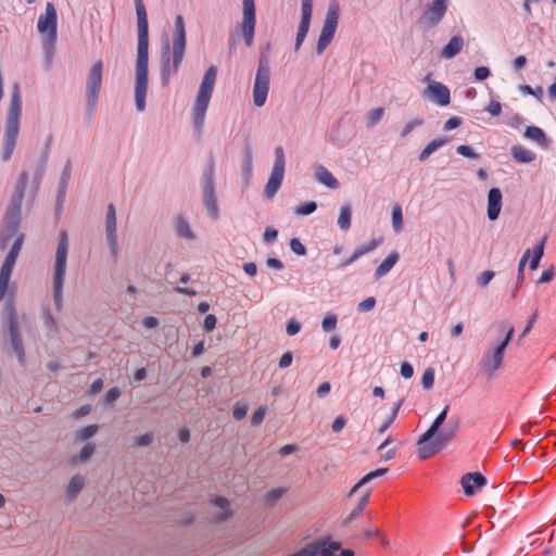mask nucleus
<instances>
[{
    "label": "nucleus",
    "mask_w": 556,
    "mask_h": 556,
    "mask_svg": "<svg viewBox=\"0 0 556 556\" xmlns=\"http://www.w3.org/2000/svg\"><path fill=\"white\" fill-rule=\"evenodd\" d=\"M375 304H376L375 298L370 296V298H367L366 300L362 301L358 304V309L361 312H368L375 307Z\"/></svg>",
    "instance_id": "51"
},
{
    "label": "nucleus",
    "mask_w": 556,
    "mask_h": 556,
    "mask_svg": "<svg viewBox=\"0 0 556 556\" xmlns=\"http://www.w3.org/2000/svg\"><path fill=\"white\" fill-rule=\"evenodd\" d=\"M119 395H121V391H119V389H118V388H116V387H115V388H111V389L106 392V394H105V399H106V401H108V402H110V403H111V402L116 401V400L119 397Z\"/></svg>",
    "instance_id": "63"
},
{
    "label": "nucleus",
    "mask_w": 556,
    "mask_h": 556,
    "mask_svg": "<svg viewBox=\"0 0 556 556\" xmlns=\"http://www.w3.org/2000/svg\"><path fill=\"white\" fill-rule=\"evenodd\" d=\"M22 244H23V236L21 235L14 241V243H13L9 254L7 255L4 263L0 269V301L3 300V298L7 294L11 274H12L13 267L15 265L16 258L18 256V253L21 251Z\"/></svg>",
    "instance_id": "10"
},
{
    "label": "nucleus",
    "mask_w": 556,
    "mask_h": 556,
    "mask_svg": "<svg viewBox=\"0 0 556 556\" xmlns=\"http://www.w3.org/2000/svg\"><path fill=\"white\" fill-rule=\"evenodd\" d=\"M275 155L276 159L274 167L268 179V182L265 187V195L268 199H271L277 193L285 176V152L282 147H277L275 149Z\"/></svg>",
    "instance_id": "12"
},
{
    "label": "nucleus",
    "mask_w": 556,
    "mask_h": 556,
    "mask_svg": "<svg viewBox=\"0 0 556 556\" xmlns=\"http://www.w3.org/2000/svg\"><path fill=\"white\" fill-rule=\"evenodd\" d=\"M511 155L516 162L531 163L535 160L536 155L533 151L523 146H514L511 148Z\"/></svg>",
    "instance_id": "27"
},
{
    "label": "nucleus",
    "mask_w": 556,
    "mask_h": 556,
    "mask_svg": "<svg viewBox=\"0 0 556 556\" xmlns=\"http://www.w3.org/2000/svg\"><path fill=\"white\" fill-rule=\"evenodd\" d=\"M403 405V400H400L395 405H394V408L392 410V414L390 416V418L379 428V433H383L384 431H387V429L391 426V424L394 421V419L396 418L397 414H399V410L401 408V406Z\"/></svg>",
    "instance_id": "40"
},
{
    "label": "nucleus",
    "mask_w": 556,
    "mask_h": 556,
    "mask_svg": "<svg viewBox=\"0 0 556 556\" xmlns=\"http://www.w3.org/2000/svg\"><path fill=\"white\" fill-rule=\"evenodd\" d=\"M301 329V325L295 320H290L287 325V333L289 336L296 334Z\"/></svg>",
    "instance_id": "62"
},
{
    "label": "nucleus",
    "mask_w": 556,
    "mask_h": 556,
    "mask_svg": "<svg viewBox=\"0 0 556 556\" xmlns=\"http://www.w3.org/2000/svg\"><path fill=\"white\" fill-rule=\"evenodd\" d=\"M301 12H302V18H301V23H300L298 35H296V41H295V50L296 51L301 48V46L308 33V29H309L312 12H313V0H302Z\"/></svg>",
    "instance_id": "17"
},
{
    "label": "nucleus",
    "mask_w": 556,
    "mask_h": 556,
    "mask_svg": "<svg viewBox=\"0 0 556 556\" xmlns=\"http://www.w3.org/2000/svg\"><path fill=\"white\" fill-rule=\"evenodd\" d=\"M316 208H317V204L315 202H313V201L305 202L295 208V213L298 215H308V214H312L313 212H315Z\"/></svg>",
    "instance_id": "41"
},
{
    "label": "nucleus",
    "mask_w": 556,
    "mask_h": 556,
    "mask_svg": "<svg viewBox=\"0 0 556 556\" xmlns=\"http://www.w3.org/2000/svg\"><path fill=\"white\" fill-rule=\"evenodd\" d=\"M186 48V31L184 18L177 15L175 18V34L173 38V64L170 65L169 59L165 60L162 65V77L166 83L168 76L176 73L184 59Z\"/></svg>",
    "instance_id": "6"
},
{
    "label": "nucleus",
    "mask_w": 556,
    "mask_h": 556,
    "mask_svg": "<svg viewBox=\"0 0 556 556\" xmlns=\"http://www.w3.org/2000/svg\"><path fill=\"white\" fill-rule=\"evenodd\" d=\"M212 176H213V163L210 165V168L206 173L207 181H206L205 189H204V195H205V204H206L207 210L210 211V213L212 214L213 217H216L217 216V204H216V199H215L214 191H213Z\"/></svg>",
    "instance_id": "24"
},
{
    "label": "nucleus",
    "mask_w": 556,
    "mask_h": 556,
    "mask_svg": "<svg viewBox=\"0 0 556 556\" xmlns=\"http://www.w3.org/2000/svg\"><path fill=\"white\" fill-rule=\"evenodd\" d=\"M525 137L528 138L529 140L536 142L541 147H544V148L548 147L547 137H546L545 132L543 131V129H541L540 127H536V126L527 127V129L525 131Z\"/></svg>",
    "instance_id": "28"
},
{
    "label": "nucleus",
    "mask_w": 556,
    "mask_h": 556,
    "mask_svg": "<svg viewBox=\"0 0 556 556\" xmlns=\"http://www.w3.org/2000/svg\"><path fill=\"white\" fill-rule=\"evenodd\" d=\"M513 334L514 328L511 327L506 332L505 338L495 348L483 353L480 361V367L488 377L494 376V374L501 368L505 349L511 340Z\"/></svg>",
    "instance_id": "7"
},
{
    "label": "nucleus",
    "mask_w": 556,
    "mask_h": 556,
    "mask_svg": "<svg viewBox=\"0 0 556 556\" xmlns=\"http://www.w3.org/2000/svg\"><path fill=\"white\" fill-rule=\"evenodd\" d=\"M102 71H103V63L102 61H97L88 75L87 78V98L90 105H94L97 103V99L99 96V92L101 90V84H102Z\"/></svg>",
    "instance_id": "15"
},
{
    "label": "nucleus",
    "mask_w": 556,
    "mask_h": 556,
    "mask_svg": "<svg viewBox=\"0 0 556 556\" xmlns=\"http://www.w3.org/2000/svg\"><path fill=\"white\" fill-rule=\"evenodd\" d=\"M265 414H266V409L265 407H260L257 408L252 417H251V422L253 426H257L260 424H262V421L264 420V417H265Z\"/></svg>",
    "instance_id": "47"
},
{
    "label": "nucleus",
    "mask_w": 556,
    "mask_h": 556,
    "mask_svg": "<svg viewBox=\"0 0 556 556\" xmlns=\"http://www.w3.org/2000/svg\"><path fill=\"white\" fill-rule=\"evenodd\" d=\"M216 317L212 314L210 315H206V317L204 318V323H203V327L205 329V331H212L215 327H216Z\"/></svg>",
    "instance_id": "57"
},
{
    "label": "nucleus",
    "mask_w": 556,
    "mask_h": 556,
    "mask_svg": "<svg viewBox=\"0 0 556 556\" xmlns=\"http://www.w3.org/2000/svg\"><path fill=\"white\" fill-rule=\"evenodd\" d=\"M401 375L405 378V379H409L413 377L414 375V368L413 366L407 363V362H404L402 363L401 365Z\"/></svg>",
    "instance_id": "58"
},
{
    "label": "nucleus",
    "mask_w": 556,
    "mask_h": 556,
    "mask_svg": "<svg viewBox=\"0 0 556 556\" xmlns=\"http://www.w3.org/2000/svg\"><path fill=\"white\" fill-rule=\"evenodd\" d=\"M270 68L266 61L258 63L255 81L253 86V102L256 106H263L269 91Z\"/></svg>",
    "instance_id": "9"
},
{
    "label": "nucleus",
    "mask_w": 556,
    "mask_h": 556,
    "mask_svg": "<svg viewBox=\"0 0 556 556\" xmlns=\"http://www.w3.org/2000/svg\"><path fill=\"white\" fill-rule=\"evenodd\" d=\"M7 312H8V323H9V331H10L12 346H13V350L16 353L20 362L22 363L24 361V349H23L22 340L18 334L17 316H16L13 305H9L7 307Z\"/></svg>",
    "instance_id": "16"
},
{
    "label": "nucleus",
    "mask_w": 556,
    "mask_h": 556,
    "mask_svg": "<svg viewBox=\"0 0 556 556\" xmlns=\"http://www.w3.org/2000/svg\"><path fill=\"white\" fill-rule=\"evenodd\" d=\"M521 91L523 93L534 96V97H536L539 99H541V97L543 94V88L542 87H538V88L533 89L529 85L521 86Z\"/></svg>",
    "instance_id": "49"
},
{
    "label": "nucleus",
    "mask_w": 556,
    "mask_h": 556,
    "mask_svg": "<svg viewBox=\"0 0 556 556\" xmlns=\"http://www.w3.org/2000/svg\"><path fill=\"white\" fill-rule=\"evenodd\" d=\"M447 10V0H434L425 11L421 21L428 26L437 25Z\"/></svg>",
    "instance_id": "19"
},
{
    "label": "nucleus",
    "mask_w": 556,
    "mask_h": 556,
    "mask_svg": "<svg viewBox=\"0 0 556 556\" xmlns=\"http://www.w3.org/2000/svg\"><path fill=\"white\" fill-rule=\"evenodd\" d=\"M502 192L498 188H492L488 194V217L495 220L502 208Z\"/></svg>",
    "instance_id": "23"
},
{
    "label": "nucleus",
    "mask_w": 556,
    "mask_h": 556,
    "mask_svg": "<svg viewBox=\"0 0 556 556\" xmlns=\"http://www.w3.org/2000/svg\"><path fill=\"white\" fill-rule=\"evenodd\" d=\"M447 409L448 407L446 406L438 415V417L434 419L430 428L418 440V453L421 459H427L437 454L438 452H440L445 446V444L453 438V432L442 431L434 438V440L430 441L435 435L439 428L446 419Z\"/></svg>",
    "instance_id": "2"
},
{
    "label": "nucleus",
    "mask_w": 556,
    "mask_h": 556,
    "mask_svg": "<svg viewBox=\"0 0 556 556\" xmlns=\"http://www.w3.org/2000/svg\"><path fill=\"white\" fill-rule=\"evenodd\" d=\"M248 413V406L244 403L238 402L233 406L232 415L236 420H241L245 417Z\"/></svg>",
    "instance_id": "44"
},
{
    "label": "nucleus",
    "mask_w": 556,
    "mask_h": 556,
    "mask_svg": "<svg viewBox=\"0 0 556 556\" xmlns=\"http://www.w3.org/2000/svg\"><path fill=\"white\" fill-rule=\"evenodd\" d=\"M293 355L291 352H286L279 361V367L280 368H287L292 364Z\"/></svg>",
    "instance_id": "60"
},
{
    "label": "nucleus",
    "mask_w": 556,
    "mask_h": 556,
    "mask_svg": "<svg viewBox=\"0 0 556 556\" xmlns=\"http://www.w3.org/2000/svg\"><path fill=\"white\" fill-rule=\"evenodd\" d=\"M94 452V445L92 443L86 444L80 451L79 459L86 460L88 459Z\"/></svg>",
    "instance_id": "56"
},
{
    "label": "nucleus",
    "mask_w": 556,
    "mask_h": 556,
    "mask_svg": "<svg viewBox=\"0 0 556 556\" xmlns=\"http://www.w3.org/2000/svg\"><path fill=\"white\" fill-rule=\"evenodd\" d=\"M285 492L286 490L283 488L273 489L270 492L267 493L266 502L270 505L274 504L282 496Z\"/></svg>",
    "instance_id": "45"
},
{
    "label": "nucleus",
    "mask_w": 556,
    "mask_h": 556,
    "mask_svg": "<svg viewBox=\"0 0 556 556\" xmlns=\"http://www.w3.org/2000/svg\"><path fill=\"white\" fill-rule=\"evenodd\" d=\"M315 177L320 184L331 189H337L340 186L337 178L324 166H317L315 168Z\"/></svg>",
    "instance_id": "26"
},
{
    "label": "nucleus",
    "mask_w": 556,
    "mask_h": 556,
    "mask_svg": "<svg viewBox=\"0 0 556 556\" xmlns=\"http://www.w3.org/2000/svg\"><path fill=\"white\" fill-rule=\"evenodd\" d=\"M68 253V238L67 232L62 230L60 232V240L55 253L54 277H53V295L58 309L61 308L62 290L66 269V261Z\"/></svg>",
    "instance_id": "5"
},
{
    "label": "nucleus",
    "mask_w": 556,
    "mask_h": 556,
    "mask_svg": "<svg viewBox=\"0 0 556 556\" xmlns=\"http://www.w3.org/2000/svg\"><path fill=\"white\" fill-rule=\"evenodd\" d=\"M351 215L352 212L350 205H342L338 218V225L341 229L348 230L351 227Z\"/></svg>",
    "instance_id": "33"
},
{
    "label": "nucleus",
    "mask_w": 556,
    "mask_h": 556,
    "mask_svg": "<svg viewBox=\"0 0 556 556\" xmlns=\"http://www.w3.org/2000/svg\"><path fill=\"white\" fill-rule=\"evenodd\" d=\"M392 225L396 232L402 230L403 213H402V207L399 204H395L392 210Z\"/></svg>",
    "instance_id": "37"
},
{
    "label": "nucleus",
    "mask_w": 556,
    "mask_h": 556,
    "mask_svg": "<svg viewBox=\"0 0 556 556\" xmlns=\"http://www.w3.org/2000/svg\"><path fill=\"white\" fill-rule=\"evenodd\" d=\"M58 14L53 3L48 2L46 13L40 15L37 23L38 31L50 41L56 39Z\"/></svg>",
    "instance_id": "13"
},
{
    "label": "nucleus",
    "mask_w": 556,
    "mask_h": 556,
    "mask_svg": "<svg viewBox=\"0 0 556 556\" xmlns=\"http://www.w3.org/2000/svg\"><path fill=\"white\" fill-rule=\"evenodd\" d=\"M97 431H98V426L97 425H89V426L80 429L77 432V439H79V440L89 439L92 435H94Z\"/></svg>",
    "instance_id": "42"
},
{
    "label": "nucleus",
    "mask_w": 556,
    "mask_h": 556,
    "mask_svg": "<svg viewBox=\"0 0 556 556\" xmlns=\"http://www.w3.org/2000/svg\"><path fill=\"white\" fill-rule=\"evenodd\" d=\"M463 47H464L463 37L459 35L454 36L448 41V43L442 49L441 58L452 59L462 51Z\"/></svg>",
    "instance_id": "25"
},
{
    "label": "nucleus",
    "mask_w": 556,
    "mask_h": 556,
    "mask_svg": "<svg viewBox=\"0 0 556 556\" xmlns=\"http://www.w3.org/2000/svg\"><path fill=\"white\" fill-rule=\"evenodd\" d=\"M278 231L275 228L268 227L264 232V240L267 243H271L277 239Z\"/></svg>",
    "instance_id": "59"
},
{
    "label": "nucleus",
    "mask_w": 556,
    "mask_h": 556,
    "mask_svg": "<svg viewBox=\"0 0 556 556\" xmlns=\"http://www.w3.org/2000/svg\"><path fill=\"white\" fill-rule=\"evenodd\" d=\"M176 230H177L178 236H180L182 238H186V239L194 238V235L191 231L188 222L182 217H178L176 219Z\"/></svg>",
    "instance_id": "34"
},
{
    "label": "nucleus",
    "mask_w": 556,
    "mask_h": 556,
    "mask_svg": "<svg viewBox=\"0 0 556 556\" xmlns=\"http://www.w3.org/2000/svg\"><path fill=\"white\" fill-rule=\"evenodd\" d=\"M543 252L544 242H541L539 245L534 248L533 252H531V250H527L523 253L518 266V282H521L523 280V270L528 260L531 258L530 268L534 270L539 266V263L543 256Z\"/></svg>",
    "instance_id": "20"
},
{
    "label": "nucleus",
    "mask_w": 556,
    "mask_h": 556,
    "mask_svg": "<svg viewBox=\"0 0 556 556\" xmlns=\"http://www.w3.org/2000/svg\"><path fill=\"white\" fill-rule=\"evenodd\" d=\"M486 111L492 115V116H498L502 112V105L498 101L496 100H492L490 101L488 108H486Z\"/></svg>",
    "instance_id": "50"
},
{
    "label": "nucleus",
    "mask_w": 556,
    "mask_h": 556,
    "mask_svg": "<svg viewBox=\"0 0 556 556\" xmlns=\"http://www.w3.org/2000/svg\"><path fill=\"white\" fill-rule=\"evenodd\" d=\"M291 250L298 255H304L306 253L305 247L301 243L299 239H292L290 241Z\"/></svg>",
    "instance_id": "48"
},
{
    "label": "nucleus",
    "mask_w": 556,
    "mask_h": 556,
    "mask_svg": "<svg viewBox=\"0 0 556 556\" xmlns=\"http://www.w3.org/2000/svg\"><path fill=\"white\" fill-rule=\"evenodd\" d=\"M153 441V435L151 433H146L136 439V444L139 446H147L151 444Z\"/></svg>",
    "instance_id": "61"
},
{
    "label": "nucleus",
    "mask_w": 556,
    "mask_h": 556,
    "mask_svg": "<svg viewBox=\"0 0 556 556\" xmlns=\"http://www.w3.org/2000/svg\"><path fill=\"white\" fill-rule=\"evenodd\" d=\"M421 383L425 389L432 388L434 383V370L432 368H428L425 370L421 377Z\"/></svg>",
    "instance_id": "43"
},
{
    "label": "nucleus",
    "mask_w": 556,
    "mask_h": 556,
    "mask_svg": "<svg viewBox=\"0 0 556 556\" xmlns=\"http://www.w3.org/2000/svg\"><path fill=\"white\" fill-rule=\"evenodd\" d=\"M217 76V68L212 65L208 67L202 83L200 85L194 105H193V123L194 126L200 130L203 126L205 113L214 90L215 81Z\"/></svg>",
    "instance_id": "4"
},
{
    "label": "nucleus",
    "mask_w": 556,
    "mask_h": 556,
    "mask_svg": "<svg viewBox=\"0 0 556 556\" xmlns=\"http://www.w3.org/2000/svg\"><path fill=\"white\" fill-rule=\"evenodd\" d=\"M460 484L466 495H473L486 484V479L480 472H469L462 477Z\"/></svg>",
    "instance_id": "21"
},
{
    "label": "nucleus",
    "mask_w": 556,
    "mask_h": 556,
    "mask_svg": "<svg viewBox=\"0 0 556 556\" xmlns=\"http://www.w3.org/2000/svg\"><path fill=\"white\" fill-rule=\"evenodd\" d=\"M339 15V2L337 0H331L328 7L326 20L320 36L317 41L316 50L318 54H321L333 39L338 26Z\"/></svg>",
    "instance_id": "8"
},
{
    "label": "nucleus",
    "mask_w": 556,
    "mask_h": 556,
    "mask_svg": "<svg viewBox=\"0 0 556 556\" xmlns=\"http://www.w3.org/2000/svg\"><path fill=\"white\" fill-rule=\"evenodd\" d=\"M446 139H434L432 140L419 154L421 162L426 161L434 151L446 143Z\"/></svg>",
    "instance_id": "32"
},
{
    "label": "nucleus",
    "mask_w": 556,
    "mask_h": 556,
    "mask_svg": "<svg viewBox=\"0 0 556 556\" xmlns=\"http://www.w3.org/2000/svg\"><path fill=\"white\" fill-rule=\"evenodd\" d=\"M425 96L441 106H445L451 102L450 89L439 81H430Z\"/></svg>",
    "instance_id": "18"
},
{
    "label": "nucleus",
    "mask_w": 556,
    "mask_h": 556,
    "mask_svg": "<svg viewBox=\"0 0 556 556\" xmlns=\"http://www.w3.org/2000/svg\"><path fill=\"white\" fill-rule=\"evenodd\" d=\"M397 261H399V253L397 252L390 253L383 260V262L377 267V269L375 271L376 278L379 279V278L386 276L393 268V266L397 263Z\"/></svg>",
    "instance_id": "29"
},
{
    "label": "nucleus",
    "mask_w": 556,
    "mask_h": 556,
    "mask_svg": "<svg viewBox=\"0 0 556 556\" xmlns=\"http://www.w3.org/2000/svg\"><path fill=\"white\" fill-rule=\"evenodd\" d=\"M27 180L28 174L26 172H23L17 180L14 193L11 199V206L10 212L8 213V217L12 218V232H14L17 228L21 204L24 197Z\"/></svg>",
    "instance_id": "14"
},
{
    "label": "nucleus",
    "mask_w": 556,
    "mask_h": 556,
    "mask_svg": "<svg viewBox=\"0 0 556 556\" xmlns=\"http://www.w3.org/2000/svg\"><path fill=\"white\" fill-rule=\"evenodd\" d=\"M456 151L458 154L466 156V157H472V159L477 157V154L472 151V149L469 146H465V144L458 146Z\"/></svg>",
    "instance_id": "55"
},
{
    "label": "nucleus",
    "mask_w": 556,
    "mask_h": 556,
    "mask_svg": "<svg viewBox=\"0 0 556 556\" xmlns=\"http://www.w3.org/2000/svg\"><path fill=\"white\" fill-rule=\"evenodd\" d=\"M494 271L492 270H485L483 271L480 277L478 278V283L481 287H485L494 277Z\"/></svg>",
    "instance_id": "53"
},
{
    "label": "nucleus",
    "mask_w": 556,
    "mask_h": 556,
    "mask_svg": "<svg viewBox=\"0 0 556 556\" xmlns=\"http://www.w3.org/2000/svg\"><path fill=\"white\" fill-rule=\"evenodd\" d=\"M387 468H379L364 476L350 491V495H353L359 488L371 481L374 478L381 477L387 472Z\"/></svg>",
    "instance_id": "31"
},
{
    "label": "nucleus",
    "mask_w": 556,
    "mask_h": 556,
    "mask_svg": "<svg viewBox=\"0 0 556 556\" xmlns=\"http://www.w3.org/2000/svg\"><path fill=\"white\" fill-rule=\"evenodd\" d=\"M491 72L485 66H479L475 70V78L477 80H484L490 76Z\"/></svg>",
    "instance_id": "54"
},
{
    "label": "nucleus",
    "mask_w": 556,
    "mask_h": 556,
    "mask_svg": "<svg viewBox=\"0 0 556 556\" xmlns=\"http://www.w3.org/2000/svg\"><path fill=\"white\" fill-rule=\"evenodd\" d=\"M421 124H422V121L419 118L408 122L402 130V137L405 138L415 127H417Z\"/></svg>",
    "instance_id": "52"
},
{
    "label": "nucleus",
    "mask_w": 556,
    "mask_h": 556,
    "mask_svg": "<svg viewBox=\"0 0 556 556\" xmlns=\"http://www.w3.org/2000/svg\"><path fill=\"white\" fill-rule=\"evenodd\" d=\"M345 426V419L343 416H339L334 419L332 424V430L334 432H340Z\"/></svg>",
    "instance_id": "64"
},
{
    "label": "nucleus",
    "mask_w": 556,
    "mask_h": 556,
    "mask_svg": "<svg viewBox=\"0 0 556 556\" xmlns=\"http://www.w3.org/2000/svg\"><path fill=\"white\" fill-rule=\"evenodd\" d=\"M84 486V478L81 476H74L67 486L68 497H74Z\"/></svg>",
    "instance_id": "35"
},
{
    "label": "nucleus",
    "mask_w": 556,
    "mask_h": 556,
    "mask_svg": "<svg viewBox=\"0 0 556 556\" xmlns=\"http://www.w3.org/2000/svg\"><path fill=\"white\" fill-rule=\"evenodd\" d=\"M337 327V317L334 315H327L323 320V329L327 332L334 330Z\"/></svg>",
    "instance_id": "46"
},
{
    "label": "nucleus",
    "mask_w": 556,
    "mask_h": 556,
    "mask_svg": "<svg viewBox=\"0 0 556 556\" xmlns=\"http://www.w3.org/2000/svg\"><path fill=\"white\" fill-rule=\"evenodd\" d=\"M21 94L18 84H14L11 105L8 113L5 141L3 150V160L8 161L15 148L16 138L20 129V114H21Z\"/></svg>",
    "instance_id": "3"
},
{
    "label": "nucleus",
    "mask_w": 556,
    "mask_h": 556,
    "mask_svg": "<svg viewBox=\"0 0 556 556\" xmlns=\"http://www.w3.org/2000/svg\"><path fill=\"white\" fill-rule=\"evenodd\" d=\"M384 115L383 108H377L369 111L366 115V124L368 127L376 125Z\"/></svg>",
    "instance_id": "38"
},
{
    "label": "nucleus",
    "mask_w": 556,
    "mask_h": 556,
    "mask_svg": "<svg viewBox=\"0 0 556 556\" xmlns=\"http://www.w3.org/2000/svg\"><path fill=\"white\" fill-rule=\"evenodd\" d=\"M106 236L108 241L110 244V248L112 250L113 254H116L117 252V236H116V213L115 207L111 203L108 206V213H106Z\"/></svg>",
    "instance_id": "22"
},
{
    "label": "nucleus",
    "mask_w": 556,
    "mask_h": 556,
    "mask_svg": "<svg viewBox=\"0 0 556 556\" xmlns=\"http://www.w3.org/2000/svg\"><path fill=\"white\" fill-rule=\"evenodd\" d=\"M213 503L222 510L220 515L217 517L218 520H224L230 516L229 503L226 498L217 496L214 498Z\"/></svg>",
    "instance_id": "36"
},
{
    "label": "nucleus",
    "mask_w": 556,
    "mask_h": 556,
    "mask_svg": "<svg viewBox=\"0 0 556 556\" xmlns=\"http://www.w3.org/2000/svg\"><path fill=\"white\" fill-rule=\"evenodd\" d=\"M370 494H371L370 489L366 490L363 493L362 497L359 498V501L357 503V506L353 509V511L351 513V515L349 517L350 520L359 517L364 513L366 506L369 503Z\"/></svg>",
    "instance_id": "30"
},
{
    "label": "nucleus",
    "mask_w": 556,
    "mask_h": 556,
    "mask_svg": "<svg viewBox=\"0 0 556 556\" xmlns=\"http://www.w3.org/2000/svg\"><path fill=\"white\" fill-rule=\"evenodd\" d=\"M138 21V49L136 62L135 93L147 94L148 61H149V25L146 7L142 0H135Z\"/></svg>",
    "instance_id": "1"
},
{
    "label": "nucleus",
    "mask_w": 556,
    "mask_h": 556,
    "mask_svg": "<svg viewBox=\"0 0 556 556\" xmlns=\"http://www.w3.org/2000/svg\"><path fill=\"white\" fill-rule=\"evenodd\" d=\"M381 243V240L379 239H372L369 243L363 244L358 247L354 252L355 256H358V258L370 251L375 250L379 244Z\"/></svg>",
    "instance_id": "39"
},
{
    "label": "nucleus",
    "mask_w": 556,
    "mask_h": 556,
    "mask_svg": "<svg viewBox=\"0 0 556 556\" xmlns=\"http://www.w3.org/2000/svg\"><path fill=\"white\" fill-rule=\"evenodd\" d=\"M256 15L254 0H242V21L238 25V29L241 31L248 47L253 42Z\"/></svg>",
    "instance_id": "11"
}]
</instances>
